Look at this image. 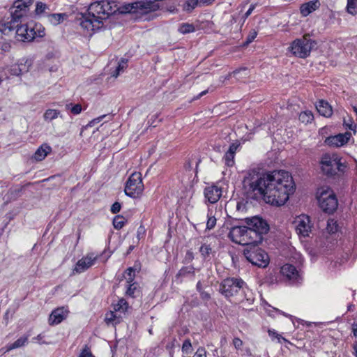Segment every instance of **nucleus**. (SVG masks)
Masks as SVG:
<instances>
[{"label":"nucleus","mask_w":357,"mask_h":357,"mask_svg":"<svg viewBox=\"0 0 357 357\" xmlns=\"http://www.w3.org/2000/svg\"><path fill=\"white\" fill-rule=\"evenodd\" d=\"M243 188L248 199L263 198L271 205L282 206L295 190L292 176L286 171H275L262 174L252 169L243 181Z\"/></svg>","instance_id":"nucleus-1"},{"label":"nucleus","mask_w":357,"mask_h":357,"mask_svg":"<svg viewBox=\"0 0 357 357\" xmlns=\"http://www.w3.org/2000/svg\"><path fill=\"white\" fill-rule=\"evenodd\" d=\"M118 6L113 0H101L90 4L87 12L80 13L76 17V23L84 31V34L92 35L103 26V21L116 13Z\"/></svg>","instance_id":"nucleus-2"},{"label":"nucleus","mask_w":357,"mask_h":357,"mask_svg":"<svg viewBox=\"0 0 357 357\" xmlns=\"http://www.w3.org/2000/svg\"><path fill=\"white\" fill-rule=\"evenodd\" d=\"M241 291L243 293L239 301L243 299L252 301L253 298L250 296L251 292L247 287L245 282L241 278H227L225 279L220 284V291L226 298L234 296Z\"/></svg>","instance_id":"nucleus-3"},{"label":"nucleus","mask_w":357,"mask_h":357,"mask_svg":"<svg viewBox=\"0 0 357 357\" xmlns=\"http://www.w3.org/2000/svg\"><path fill=\"white\" fill-rule=\"evenodd\" d=\"M321 168L323 174L328 177L336 175H341L344 173L347 167L345 162L342 161L336 153L324 154L320 161Z\"/></svg>","instance_id":"nucleus-4"},{"label":"nucleus","mask_w":357,"mask_h":357,"mask_svg":"<svg viewBox=\"0 0 357 357\" xmlns=\"http://www.w3.org/2000/svg\"><path fill=\"white\" fill-rule=\"evenodd\" d=\"M33 0H16L10 7V16L1 20V26H11L15 24L20 20H26L29 7L33 4Z\"/></svg>","instance_id":"nucleus-5"},{"label":"nucleus","mask_w":357,"mask_h":357,"mask_svg":"<svg viewBox=\"0 0 357 357\" xmlns=\"http://www.w3.org/2000/svg\"><path fill=\"white\" fill-rule=\"evenodd\" d=\"M159 8V3L155 2V0H142L131 3H125L122 6L118 7L117 11L121 13H135L143 15L156 11Z\"/></svg>","instance_id":"nucleus-6"},{"label":"nucleus","mask_w":357,"mask_h":357,"mask_svg":"<svg viewBox=\"0 0 357 357\" xmlns=\"http://www.w3.org/2000/svg\"><path fill=\"white\" fill-rule=\"evenodd\" d=\"M315 45L314 40H312L309 36L305 35L301 38L294 40L288 49L294 56L305 59L310 54Z\"/></svg>","instance_id":"nucleus-7"},{"label":"nucleus","mask_w":357,"mask_h":357,"mask_svg":"<svg viewBox=\"0 0 357 357\" xmlns=\"http://www.w3.org/2000/svg\"><path fill=\"white\" fill-rule=\"evenodd\" d=\"M243 254L246 259L252 265L260 268H265L269 264L268 254L257 245L247 247L244 250Z\"/></svg>","instance_id":"nucleus-8"},{"label":"nucleus","mask_w":357,"mask_h":357,"mask_svg":"<svg viewBox=\"0 0 357 357\" xmlns=\"http://www.w3.org/2000/svg\"><path fill=\"white\" fill-rule=\"evenodd\" d=\"M317 197L319 206L324 211L333 213L337 208V199L330 188L319 190L317 192Z\"/></svg>","instance_id":"nucleus-9"},{"label":"nucleus","mask_w":357,"mask_h":357,"mask_svg":"<svg viewBox=\"0 0 357 357\" xmlns=\"http://www.w3.org/2000/svg\"><path fill=\"white\" fill-rule=\"evenodd\" d=\"M144 190V184L140 173L135 172L130 175L125 186V194L132 198L138 197Z\"/></svg>","instance_id":"nucleus-10"},{"label":"nucleus","mask_w":357,"mask_h":357,"mask_svg":"<svg viewBox=\"0 0 357 357\" xmlns=\"http://www.w3.org/2000/svg\"><path fill=\"white\" fill-rule=\"evenodd\" d=\"M245 222L250 230L255 231L261 237H263V235L269 231L268 224L264 219L258 216L246 218Z\"/></svg>","instance_id":"nucleus-11"},{"label":"nucleus","mask_w":357,"mask_h":357,"mask_svg":"<svg viewBox=\"0 0 357 357\" xmlns=\"http://www.w3.org/2000/svg\"><path fill=\"white\" fill-rule=\"evenodd\" d=\"M296 233L301 236H308L311 232L312 225L310 223V217L306 215H301L298 216L296 220Z\"/></svg>","instance_id":"nucleus-12"},{"label":"nucleus","mask_w":357,"mask_h":357,"mask_svg":"<svg viewBox=\"0 0 357 357\" xmlns=\"http://www.w3.org/2000/svg\"><path fill=\"white\" fill-rule=\"evenodd\" d=\"M222 188L215 184L206 187L204 191V197L210 204L218 202L222 196Z\"/></svg>","instance_id":"nucleus-13"},{"label":"nucleus","mask_w":357,"mask_h":357,"mask_svg":"<svg viewBox=\"0 0 357 357\" xmlns=\"http://www.w3.org/2000/svg\"><path fill=\"white\" fill-rule=\"evenodd\" d=\"M350 136L351 134L349 132L330 136L325 139L324 144L331 147H340L348 142Z\"/></svg>","instance_id":"nucleus-14"},{"label":"nucleus","mask_w":357,"mask_h":357,"mask_svg":"<svg viewBox=\"0 0 357 357\" xmlns=\"http://www.w3.org/2000/svg\"><path fill=\"white\" fill-rule=\"evenodd\" d=\"M281 274L292 282H298L301 279L299 272L291 264H286L281 267Z\"/></svg>","instance_id":"nucleus-15"},{"label":"nucleus","mask_w":357,"mask_h":357,"mask_svg":"<svg viewBox=\"0 0 357 357\" xmlns=\"http://www.w3.org/2000/svg\"><path fill=\"white\" fill-rule=\"evenodd\" d=\"M244 237L243 238V245L250 247L252 245H258L263 241V237L257 234L255 231L250 230L248 227H245Z\"/></svg>","instance_id":"nucleus-16"},{"label":"nucleus","mask_w":357,"mask_h":357,"mask_svg":"<svg viewBox=\"0 0 357 357\" xmlns=\"http://www.w3.org/2000/svg\"><path fill=\"white\" fill-rule=\"evenodd\" d=\"M68 310L63 307H58L53 310L49 317V323L50 325H56L60 324L66 319L68 314Z\"/></svg>","instance_id":"nucleus-17"},{"label":"nucleus","mask_w":357,"mask_h":357,"mask_svg":"<svg viewBox=\"0 0 357 357\" xmlns=\"http://www.w3.org/2000/svg\"><path fill=\"white\" fill-rule=\"evenodd\" d=\"M245 226H235L231 228L229 232V238L235 243L243 245Z\"/></svg>","instance_id":"nucleus-18"},{"label":"nucleus","mask_w":357,"mask_h":357,"mask_svg":"<svg viewBox=\"0 0 357 357\" xmlns=\"http://www.w3.org/2000/svg\"><path fill=\"white\" fill-rule=\"evenodd\" d=\"M320 5L319 0H312L307 3H304L300 7L301 14L303 17H307L310 13L317 10L320 7Z\"/></svg>","instance_id":"nucleus-19"},{"label":"nucleus","mask_w":357,"mask_h":357,"mask_svg":"<svg viewBox=\"0 0 357 357\" xmlns=\"http://www.w3.org/2000/svg\"><path fill=\"white\" fill-rule=\"evenodd\" d=\"M95 260L96 257H92L82 258L77 262L74 271L78 273L84 272L94 264Z\"/></svg>","instance_id":"nucleus-20"},{"label":"nucleus","mask_w":357,"mask_h":357,"mask_svg":"<svg viewBox=\"0 0 357 357\" xmlns=\"http://www.w3.org/2000/svg\"><path fill=\"white\" fill-rule=\"evenodd\" d=\"M317 112L325 117H331L333 114V109L331 105L324 100H320L316 105Z\"/></svg>","instance_id":"nucleus-21"},{"label":"nucleus","mask_w":357,"mask_h":357,"mask_svg":"<svg viewBox=\"0 0 357 357\" xmlns=\"http://www.w3.org/2000/svg\"><path fill=\"white\" fill-rule=\"evenodd\" d=\"M29 336L21 337L15 341L13 344H8L6 347V350L3 351V349H0V356L8 352L13 349H17L24 346L28 342Z\"/></svg>","instance_id":"nucleus-22"},{"label":"nucleus","mask_w":357,"mask_h":357,"mask_svg":"<svg viewBox=\"0 0 357 357\" xmlns=\"http://www.w3.org/2000/svg\"><path fill=\"white\" fill-rule=\"evenodd\" d=\"M52 151V148L47 144H42L35 152L33 158L37 161H41Z\"/></svg>","instance_id":"nucleus-23"},{"label":"nucleus","mask_w":357,"mask_h":357,"mask_svg":"<svg viewBox=\"0 0 357 357\" xmlns=\"http://www.w3.org/2000/svg\"><path fill=\"white\" fill-rule=\"evenodd\" d=\"M28 63L27 61H26L24 63H22L21 61L20 63L17 64H15L11 66L10 68V73L13 75L19 76L24 73L28 72L29 68L30 66V63L26 64Z\"/></svg>","instance_id":"nucleus-24"},{"label":"nucleus","mask_w":357,"mask_h":357,"mask_svg":"<svg viewBox=\"0 0 357 357\" xmlns=\"http://www.w3.org/2000/svg\"><path fill=\"white\" fill-rule=\"evenodd\" d=\"M59 116L63 118V116L59 110L53 109H47L43 114V119L45 121H52Z\"/></svg>","instance_id":"nucleus-25"},{"label":"nucleus","mask_w":357,"mask_h":357,"mask_svg":"<svg viewBox=\"0 0 357 357\" xmlns=\"http://www.w3.org/2000/svg\"><path fill=\"white\" fill-rule=\"evenodd\" d=\"M128 67V59H121L118 63L116 70L112 73V76L117 77Z\"/></svg>","instance_id":"nucleus-26"},{"label":"nucleus","mask_w":357,"mask_h":357,"mask_svg":"<svg viewBox=\"0 0 357 357\" xmlns=\"http://www.w3.org/2000/svg\"><path fill=\"white\" fill-rule=\"evenodd\" d=\"M207 222L206 229L211 230L213 229L216 225L217 219L215 215L213 214V211L210 208L208 210L207 214Z\"/></svg>","instance_id":"nucleus-27"},{"label":"nucleus","mask_w":357,"mask_h":357,"mask_svg":"<svg viewBox=\"0 0 357 357\" xmlns=\"http://www.w3.org/2000/svg\"><path fill=\"white\" fill-rule=\"evenodd\" d=\"M199 4V0H188L184 3L183 8L187 13H191Z\"/></svg>","instance_id":"nucleus-28"},{"label":"nucleus","mask_w":357,"mask_h":357,"mask_svg":"<svg viewBox=\"0 0 357 357\" xmlns=\"http://www.w3.org/2000/svg\"><path fill=\"white\" fill-rule=\"evenodd\" d=\"M199 252L201 253V255L202 258L204 260H208L210 255L212 253V248L210 245L204 243L201 245L199 248Z\"/></svg>","instance_id":"nucleus-29"},{"label":"nucleus","mask_w":357,"mask_h":357,"mask_svg":"<svg viewBox=\"0 0 357 357\" xmlns=\"http://www.w3.org/2000/svg\"><path fill=\"white\" fill-rule=\"evenodd\" d=\"M314 119V116L310 111H305L300 114L299 120L303 123H311Z\"/></svg>","instance_id":"nucleus-30"},{"label":"nucleus","mask_w":357,"mask_h":357,"mask_svg":"<svg viewBox=\"0 0 357 357\" xmlns=\"http://www.w3.org/2000/svg\"><path fill=\"white\" fill-rule=\"evenodd\" d=\"M178 30L181 33L186 34L194 32L195 31V28L192 24L182 23L180 24Z\"/></svg>","instance_id":"nucleus-31"},{"label":"nucleus","mask_w":357,"mask_h":357,"mask_svg":"<svg viewBox=\"0 0 357 357\" xmlns=\"http://www.w3.org/2000/svg\"><path fill=\"white\" fill-rule=\"evenodd\" d=\"M188 275H195V268L192 266L183 267L179 270L176 276L177 277H185Z\"/></svg>","instance_id":"nucleus-32"},{"label":"nucleus","mask_w":357,"mask_h":357,"mask_svg":"<svg viewBox=\"0 0 357 357\" xmlns=\"http://www.w3.org/2000/svg\"><path fill=\"white\" fill-rule=\"evenodd\" d=\"M127 222V220L121 216V215H116L113 220V225L114 227L116 229H121Z\"/></svg>","instance_id":"nucleus-33"},{"label":"nucleus","mask_w":357,"mask_h":357,"mask_svg":"<svg viewBox=\"0 0 357 357\" xmlns=\"http://www.w3.org/2000/svg\"><path fill=\"white\" fill-rule=\"evenodd\" d=\"M66 15L62 13H54L49 15V21L54 25L61 23Z\"/></svg>","instance_id":"nucleus-34"},{"label":"nucleus","mask_w":357,"mask_h":357,"mask_svg":"<svg viewBox=\"0 0 357 357\" xmlns=\"http://www.w3.org/2000/svg\"><path fill=\"white\" fill-rule=\"evenodd\" d=\"M135 277V269L132 267H129L126 269L124 273V278L126 280L128 283H131L133 282Z\"/></svg>","instance_id":"nucleus-35"},{"label":"nucleus","mask_w":357,"mask_h":357,"mask_svg":"<svg viewBox=\"0 0 357 357\" xmlns=\"http://www.w3.org/2000/svg\"><path fill=\"white\" fill-rule=\"evenodd\" d=\"M66 109L70 110L72 114L74 115L80 114L82 110V105L80 104L73 105L72 103H68L66 105Z\"/></svg>","instance_id":"nucleus-36"},{"label":"nucleus","mask_w":357,"mask_h":357,"mask_svg":"<svg viewBox=\"0 0 357 357\" xmlns=\"http://www.w3.org/2000/svg\"><path fill=\"white\" fill-rule=\"evenodd\" d=\"M128 307V304L127 301L121 298L120 299L118 303L114 305V310L115 311H121V312H126Z\"/></svg>","instance_id":"nucleus-37"},{"label":"nucleus","mask_w":357,"mask_h":357,"mask_svg":"<svg viewBox=\"0 0 357 357\" xmlns=\"http://www.w3.org/2000/svg\"><path fill=\"white\" fill-rule=\"evenodd\" d=\"M347 12L353 15L357 13V1H347Z\"/></svg>","instance_id":"nucleus-38"},{"label":"nucleus","mask_w":357,"mask_h":357,"mask_svg":"<svg viewBox=\"0 0 357 357\" xmlns=\"http://www.w3.org/2000/svg\"><path fill=\"white\" fill-rule=\"evenodd\" d=\"M234 155L232 153L229 152H226L225 156L223 158L225 160V164L228 167H232L234 165Z\"/></svg>","instance_id":"nucleus-39"},{"label":"nucleus","mask_w":357,"mask_h":357,"mask_svg":"<svg viewBox=\"0 0 357 357\" xmlns=\"http://www.w3.org/2000/svg\"><path fill=\"white\" fill-rule=\"evenodd\" d=\"M241 71L246 72L247 71V68H240V69H236V70H234L233 72L229 73L228 75H227L225 77H222V76L220 77V81L222 82V83H224L225 80H229L230 79V77H231V75L235 76V75H238Z\"/></svg>","instance_id":"nucleus-40"},{"label":"nucleus","mask_w":357,"mask_h":357,"mask_svg":"<svg viewBox=\"0 0 357 357\" xmlns=\"http://www.w3.org/2000/svg\"><path fill=\"white\" fill-rule=\"evenodd\" d=\"M126 294L130 297L135 298L136 296L135 292L137 291V284L131 282L128 283Z\"/></svg>","instance_id":"nucleus-41"},{"label":"nucleus","mask_w":357,"mask_h":357,"mask_svg":"<svg viewBox=\"0 0 357 357\" xmlns=\"http://www.w3.org/2000/svg\"><path fill=\"white\" fill-rule=\"evenodd\" d=\"M257 36V31L255 29L251 30L248 35L245 43H243V46H247L251 43L256 38Z\"/></svg>","instance_id":"nucleus-42"},{"label":"nucleus","mask_w":357,"mask_h":357,"mask_svg":"<svg viewBox=\"0 0 357 357\" xmlns=\"http://www.w3.org/2000/svg\"><path fill=\"white\" fill-rule=\"evenodd\" d=\"M182 351L185 354H189L192 352V344L189 339H186L182 346Z\"/></svg>","instance_id":"nucleus-43"},{"label":"nucleus","mask_w":357,"mask_h":357,"mask_svg":"<svg viewBox=\"0 0 357 357\" xmlns=\"http://www.w3.org/2000/svg\"><path fill=\"white\" fill-rule=\"evenodd\" d=\"M268 335L272 337L273 339V338H277L278 340V342H280V340H283L284 342H287V340L284 338V337H282L281 335L278 334L275 330L274 329H268Z\"/></svg>","instance_id":"nucleus-44"},{"label":"nucleus","mask_w":357,"mask_h":357,"mask_svg":"<svg viewBox=\"0 0 357 357\" xmlns=\"http://www.w3.org/2000/svg\"><path fill=\"white\" fill-rule=\"evenodd\" d=\"M106 117H108V120H107L106 121H108L111 119V116H108L107 114H104V115H101L94 119H93L92 121H91L89 123V125L90 126H93L94 125H96V123L100 122L102 120H103Z\"/></svg>","instance_id":"nucleus-45"},{"label":"nucleus","mask_w":357,"mask_h":357,"mask_svg":"<svg viewBox=\"0 0 357 357\" xmlns=\"http://www.w3.org/2000/svg\"><path fill=\"white\" fill-rule=\"evenodd\" d=\"M79 357H95L90 351V349L88 346H85V347L82 349Z\"/></svg>","instance_id":"nucleus-46"},{"label":"nucleus","mask_w":357,"mask_h":357,"mask_svg":"<svg viewBox=\"0 0 357 357\" xmlns=\"http://www.w3.org/2000/svg\"><path fill=\"white\" fill-rule=\"evenodd\" d=\"M47 6L45 3L42 2H38L36 3V8L35 11L36 14H41L45 10Z\"/></svg>","instance_id":"nucleus-47"},{"label":"nucleus","mask_w":357,"mask_h":357,"mask_svg":"<svg viewBox=\"0 0 357 357\" xmlns=\"http://www.w3.org/2000/svg\"><path fill=\"white\" fill-rule=\"evenodd\" d=\"M193 357H206V351L204 347H199Z\"/></svg>","instance_id":"nucleus-48"},{"label":"nucleus","mask_w":357,"mask_h":357,"mask_svg":"<svg viewBox=\"0 0 357 357\" xmlns=\"http://www.w3.org/2000/svg\"><path fill=\"white\" fill-rule=\"evenodd\" d=\"M121 208V204L119 202H114L111 207V212L114 214L117 213L120 211Z\"/></svg>","instance_id":"nucleus-49"},{"label":"nucleus","mask_w":357,"mask_h":357,"mask_svg":"<svg viewBox=\"0 0 357 357\" xmlns=\"http://www.w3.org/2000/svg\"><path fill=\"white\" fill-rule=\"evenodd\" d=\"M115 318H116V315H115L114 312H110L109 313L106 314L105 321L107 324H109V323L112 322L113 321H114Z\"/></svg>","instance_id":"nucleus-50"},{"label":"nucleus","mask_w":357,"mask_h":357,"mask_svg":"<svg viewBox=\"0 0 357 357\" xmlns=\"http://www.w3.org/2000/svg\"><path fill=\"white\" fill-rule=\"evenodd\" d=\"M194 259V254L192 251L190 250H188L186 254H185V263H189L190 261H192Z\"/></svg>","instance_id":"nucleus-51"},{"label":"nucleus","mask_w":357,"mask_h":357,"mask_svg":"<svg viewBox=\"0 0 357 357\" xmlns=\"http://www.w3.org/2000/svg\"><path fill=\"white\" fill-rule=\"evenodd\" d=\"M233 344L236 349H239L243 345V341L238 337H235L233 340Z\"/></svg>","instance_id":"nucleus-52"},{"label":"nucleus","mask_w":357,"mask_h":357,"mask_svg":"<svg viewBox=\"0 0 357 357\" xmlns=\"http://www.w3.org/2000/svg\"><path fill=\"white\" fill-rule=\"evenodd\" d=\"M199 294H200L201 298L204 301H208L211 298L210 294L206 291H202V292L199 293Z\"/></svg>","instance_id":"nucleus-53"},{"label":"nucleus","mask_w":357,"mask_h":357,"mask_svg":"<svg viewBox=\"0 0 357 357\" xmlns=\"http://www.w3.org/2000/svg\"><path fill=\"white\" fill-rule=\"evenodd\" d=\"M255 8H256V4L250 5L249 9L247 10V12L244 15V20L248 18L251 15V13H252V11L255 10Z\"/></svg>","instance_id":"nucleus-54"},{"label":"nucleus","mask_w":357,"mask_h":357,"mask_svg":"<svg viewBox=\"0 0 357 357\" xmlns=\"http://www.w3.org/2000/svg\"><path fill=\"white\" fill-rule=\"evenodd\" d=\"M238 145L235 144H232L229 146V148L227 151V152L230 153H232L234 155H235L236 153V151L237 150V148H238Z\"/></svg>","instance_id":"nucleus-55"},{"label":"nucleus","mask_w":357,"mask_h":357,"mask_svg":"<svg viewBox=\"0 0 357 357\" xmlns=\"http://www.w3.org/2000/svg\"><path fill=\"white\" fill-rule=\"evenodd\" d=\"M22 190L23 187H19L13 190H11L10 192L11 194H15L16 195H18L20 192H22Z\"/></svg>","instance_id":"nucleus-56"},{"label":"nucleus","mask_w":357,"mask_h":357,"mask_svg":"<svg viewBox=\"0 0 357 357\" xmlns=\"http://www.w3.org/2000/svg\"><path fill=\"white\" fill-rule=\"evenodd\" d=\"M208 92V90L203 91L202 92L199 93L197 96H195L192 100H197V99L200 98L201 97H202L203 96L206 95Z\"/></svg>","instance_id":"nucleus-57"},{"label":"nucleus","mask_w":357,"mask_h":357,"mask_svg":"<svg viewBox=\"0 0 357 357\" xmlns=\"http://www.w3.org/2000/svg\"><path fill=\"white\" fill-rule=\"evenodd\" d=\"M196 289L197 290V291L199 293L202 292L203 290L202 289V284L201 282V281H199L197 283V285H196Z\"/></svg>","instance_id":"nucleus-58"},{"label":"nucleus","mask_w":357,"mask_h":357,"mask_svg":"<svg viewBox=\"0 0 357 357\" xmlns=\"http://www.w3.org/2000/svg\"><path fill=\"white\" fill-rule=\"evenodd\" d=\"M215 0H200V4L210 5L213 3Z\"/></svg>","instance_id":"nucleus-59"},{"label":"nucleus","mask_w":357,"mask_h":357,"mask_svg":"<svg viewBox=\"0 0 357 357\" xmlns=\"http://www.w3.org/2000/svg\"><path fill=\"white\" fill-rule=\"evenodd\" d=\"M352 331H353L354 335L355 337H357V324H354L353 325Z\"/></svg>","instance_id":"nucleus-60"},{"label":"nucleus","mask_w":357,"mask_h":357,"mask_svg":"<svg viewBox=\"0 0 357 357\" xmlns=\"http://www.w3.org/2000/svg\"><path fill=\"white\" fill-rule=\"evenodd\" d=\"M353 349L354 350L353 354L355 356V357H357V342L354 344Z\"/></svg>","instance_id":"nucleus-61"},{"label":"nucleus","mask_w":357,"mask_h":357,"mask_svg":"<svg viewBox=\"0 0 357 357\" xmlns=\"http://www.w3.org/2000/svg\"><path fill=\"white\" fill-rule=\"evenodd\" d=\"M277 311H278L280 313L282 314L283 315H284L285 317H289V314H287L286 313L283 312H281L279 310H277Z\"/></svg>","instance_id":"nucleus-62"},{"label":"nucleus","mask_w":357,"mask_h":357,"mask_svg":"<svg viewBox=\"0 0 357 357\" xmlns=\"http://www.w3.org/2000/svg\"><path fill=\"white\" fill-rule=\"evenodd\" d=\"M44 34H45V33H44V31H39V33H38V36H40V37H41V36H43Z\"/></svg>","instance_id":"nucleus-63"},{"label":"nucleus","mask_w":357,"mask_h":357,"mask_svg":"<svg viewBox=\"0 0 357 357\" xmlns=\"http://www.w3.org/2000/svg\"><path fill=\"white\" fill-rule=\"evenodd\" d=\"M36 339H37V340H40V339H41V336H40V335H38L36 337Z\"/></svg>","instance_id":"nucleus-64"}]
</instances>
